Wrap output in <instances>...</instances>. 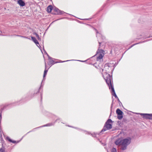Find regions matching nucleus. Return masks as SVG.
Listing matches in <instances>:
<instances>
[{
	"mask_svg": "<svg viewBox=\"0 0 152 152\" xmlns=\"http://www.w3.org/2000/svg\"><path fill=\"white\" fill-rule=\"evenodd\" d=\"M131 139L130 138L121 140L119 138L115 141V144L118 146H121V148L123 150H125L127 146L130 143Z\"/></svg>",
	"mask_w": 152,
	"mask_h": 152,
	"instance_id": "f257e3e1",
	"label": "nucleus"
},
{
	"mask_svg": "<svg viewBox=\"0 0 152 152\" xmlns=\"http://www.w3.org/2000/svg\"><path fill=\"white\" fill-rule=\"evenodd\" d=\"M106 75H107V76L106 77V78H105V81L108 86L109 89H111V93L112 94L116 99L118 98V97L115 93L113 86L111 82V77L109 75L107 74Z\"/></svg>",
	"mask_w": 152,
	"mask_h": 152,
	"instance_id": "f03ea898",
	"label": "nucleus"
},
{
	"mask_svg": "<svg viewBox=\"0 0 152 152\" xmlns=\"http://www.w3.org/2000/svg\"><path fill=\"white\" fill-rule=\"evenodd\" d=\"M113 69L112 66H110L109 64H106L105 65L104 69H102V71L103 72V76L104 79L105 80L106 77L107 76V74L109 75L111 77V80H112V77L110 76V75L107 73L109 72V71H112ZM112 80H111V82Z\"/></svg>",
	"mask_w": 152,
	"mask_h": 152,
	"instance_id": "7ed1b4c3",
	"label": "nucleus"
},
{
	"mask_svg": "<svg viewBox=\"0 0 152 152\" xmlns=\"http://www.w3.org/2000/svg\"><path fill=\"white\" fill-rule=\"evenodd\" d=\"M137 114H140L143 116L144 118L152 119V114L137 113Z\"/></svg>",
	"mask_w": 152,
	"mask_h": 152,
	"instance_id": "20e7f679",
	"label": "nucleus"
},
{
	"mask_svg": "<svg viewBox=\"0 0 152 152\" xmlns=\"http://www.w3.org/2000/svg\"><path fill=\"white\" fill-rule=\"evenodd\" d=\"M112 128V125L111 124L106 123L104 127L101 132H104L107 130L110 129Z\"/></svg>",
	"mask_w": 152,
	"mask_h": 152,
	"instance_id": "39448f33",
	"label": "nucleus"
},
{
	"mask_svg": "<svg viewBox=\"0 0 152 152\" xmlns=\"http://www.w3.org/2000/svg\"><path fill=\"white\" fill-rule=\"evenodd\" d=\"M17 3L20 6L23 7L25 5V3L23 0H18Z\"/></svg>",
	"mask_w": 152,
	"mask_h": 152,
	"instance_id": "423d86ee",
	"label": "nucleus"
},
{
	"mask_svg": "<svg viewBox=\"0 0 152 152\" xmlns=\"http://www.w3.org/2000/svg\"><path fill=\"white\" fill-rule=\"evenodd\" d=\"M53 10H54V11L56 12V14H62L63 13V11H60L57 8H54Z\"/></svg>",
	"mask_w": 152,
	"mask_h": 152,
	"instance_id": "0eeeda50",
	"label": "nucleus"
},
{
	"mask_svg": "<svg viewBox=\"0 0 152 152\" xmlns=\"http://www.w3.org/2000/svg\"><path fill=\"white\" fill-rule=\"evenodd\" d=\"M32 40L39 47L38 45H39L38 42L37 41L36 38L34 37H31Z\"/></svg>",
	"mask_w": 152,
	"mask_h": 152,
	"instance_id": "6e6552de",
	"label": "nucleus"
},
{
	"mask_svg": "<svg viewBox=\"0 0 152 152\" xmlns=\"http://www.w3.org/2000/svg\"><path fill=\"white\" fill-rule=\"evenodd\" d=\"M104 53H100L99 54V56L97 57V61H99V60L101 59L103 57V56H104Z\"/></svg>",
	"mask_w": 152,
	"mask_h": 152,
	"instance_id": "1a4fd4ad",
	"label": "nucleus"
},
{
	"mask_svg": "<svg viewBox=\"0 0 152 152\" xmlns=\"http://www.w3.org/2000/svg\"><path fill=\"white\" fill-rule=\"evenodd\" d=\"M48 56V58L49 60V63L53 64L54 63V61L52 59V58L50 57L49 56Z\"/></svg>",
	"mask_w": 152,
	"mask_h": 152,
	"instance_id": "9d476101",
	"label": "nucleus"
},
{
	"mask_svg": "<svg viewBox=\"0 0 152 152\" xmlns=\"http://www.w3.org/2000/svg\"><path fill=\"white\" fill-rule=\"evenodd\" d=\"M52 6H49L48 7L47 9V11L48 12H50L52 10Z\"/></svg>",
	"mask_w": 152,
	"mask_h": 152,
	"instance_id": "9b49d317",
	"label": "nucleus"
},
{
	"mask_svg": "<svg viewBox=\"0 0 152 152\" xmlns=\"http://www.w3.org/2000/svg\"><path fill=\"white\" fill-rule=\"evenodd\" d=\"M116 113L117 115H121L123 113V112L119 109H118L116 111Z\"/></svg>",
	"mask_w": 152,
	"mask_h": 152,
	"instance_id": "f8f14e48",
	"label": "nucleus"
},
{
	"mask_svg": "<svg viewBox=\"0 0 152 152\" xmlns=\"http://www.w3.org/2000/svg\"><path fill=\"white\" fill-rule=\"evenodd\" d=\"M6 139L10 142H12L13 143H15L16 142V141H13L12 140L8 137H6Z\"/></svg>",
	"mask_w": 152,
	"mask_h": 152,
	"instance_id": "ddd939ff",
	"label": "nucleus"
},
{
	"mask_svg": "<svg viewBox=\"0 0 152 152\" xmlns=\"http://www.w3.org/2000/svg\"><path fill=\"white\" fill-rule=\"evenodd\" d=\"M123 117L122 114L121 115H118V118L119 120L121 119Z\"/></svg>",
	"mask_w": 152,
	"mask_h": 152,
	"instance_id": "4468645a",
	"label": "nucleus"
},
{
	"mask_svg": "<svg viewBox=\"0 0 152 152\" xmlns=\"http://www.w3.org/2000/svg\"><path fill=\"white\" fill-rule=\"evenodd\" d=\"M0 152H5V149L4 147L2 146L0 147Z\"/></svg>",
	"mask_w": 152,
	"mask_h": 152,
	"instance_id": "2eb2a0df",
	"label": "nucleus"
},
{
	"mask_svg": "<svg viewBox=\"0 0 152 152\" xmlns=\"http://www.w3.org/2000/svg\"><path fill=\"white\" fill-rule=\"evenodd\" d=\"M47 72H48V70H46L45 69L44 71V75H43L44 78L45 77L46 75L47 74Z\"/></svg>",
	"mask_w": 152,
	"mask_h": 152,
	"instance_id": "dca6fc26",
	"label": "nucleus"
},
{
	"mask_svg": "<svg viewBox=\"0 0 152 152\" xmlns=\"http://www.w3.org/2000/svg\"><path fill=\"white\" fill-rule=\"evenodd\" d=\"M53 125V124L52 123L48 124H47L46 125H44L43 126H51L52 125Z\"/></svg>",
	"mask_w": 152,
	"mask_h": 152,
	"instance_id": "f3484780",
	"label": "nucleus"
},
{
	"mask_svg": "<svg viewBox=\"0 0 152 152\" xmlns=\"http://www.w3.org/2000/svg\"><path fill=\"white\" fill-rule=\"evenodd\" d=\"M111 152H117L115 148H113L111 149Z\"/></svg>",
	"mask_w": 152,
	"mask_h": 152,
	"instance_id": "a211bd4d",
	"label": "nucleus"
},
{
	"mask_svg": "<svg viewBox=\"0 0 152 152\" xmlns=\"http://www.w3.org/2000/svg\"><path fill=\"white\" fill-rule=\"evenodd\" d=\"M112 122V121L110 119H109L108 120L106 123L110 124V123H111Z\"/></svg>",
	"mask_w": 152,
	"mask_h": 152,
	"instance_id": "6ab92c4d",
	"label": "nucleus"
},
{
	"mask_svg": "<svg viewBox=\"0 0 152 152\" xmlns=\"http://www.w3.org/2000/svg\"><path fill=\"white\" fill-rule=\"evenodd\" d=\"M71 60H67V61H60L59 62H56L55 63H60V62H66V61H71Z\"/></svg>",
	"mask_w": 152,
	"mask_h": 152,
	"instance_id": "aec40b11",
	"label": "nucleus"
},
{
	"mask_svg": "<svg viewBox=\"0 0 152 152\" xmlns=\"http://www.w3.org/2000/svg\"><path fill=\"white\" fill-rule=\"evenodd\" d=\"M17 36H18V37H21L25 38H28L27 37L23 36H21V35H17Z\"/></svg>",
	"mask_w": 152,
	"mask_h": 152,
	"instance_id": "412c9836",
	"label": "nucleus"
},
{
	"mask_svg": "<svg viewBox=\"0 0 152 152\" xmlns=\"http://www.w3.org/2000/svg\"><path fill=\"white\" fill-rule=\"evenodd\" d=\"M35 35L36 36V37H37V38L38 39H39V35L37 34L36 33H35Z\"/></svg>",
	"mask_w": 152,
	"mask_h": 152,
	"instance_id": "4be33fe9",
	"label": "nucleus"
},
{
	"mask_svg": "<svg viewBox=\"0 0 152 152\" xmlns=\"http://www.w3.org/2000/svg\"><path fill=\"white\" fill-rule=\"evenodd\" d=\"M96 33L97 34L96 37H97V36H98L97 34L98 33V31L96 30Z\"/></svg>",
	"mask_w": 152,
	"mask_h": 152,
	"instance_id": "5701e85b",
	"label": "nucleus"
},
{
	"mask_svg": "<svg viewBox=\"0 0 152 152\" xmlns=\"http://www.w3.org/2000/svg\"><path fill=\"white\" fill-rule=\"evenodd\" d=\"M117 99H118V102H120V100H119V99H118V98H117Z\"/></svg>",
	"mask_w": 152,
	"mask_h": 152,
	"instance_id": "b1692460",
	"label": "nucleus"
},
{
	"mask_svg": "<svg viewBox=\"0 0 152 152\" xmlns=\"http://www.w3.org/2000/svg\"><path fill=\"white\" fill-rule=\"evenodd\" d=\"M45 67H46V62H45Z\"/></svg>",
	"mask_w": 152,
	"mask_h": 152,
	"instance_id": "393cba45",
	"label": "nucleus"
},
{
	"mask_svg": "<svg viewBox=\"0 0 152 152\" xmlns=\"http://www.w3.org/2000/svg\"><path fill=\"white\" fill-rule=\"evenodd\" d=\"M99 44H100V42H99Z\"/></svg>",
	"mask_w": 152,
	"mask_h": 152,
	"instance_id": "a878e982",
	"label": "nucleus"
},
{
	"mask_svg": "<svg viewBox=\"0 0 152 152\" xmlns=\"http://www.w3.org/2000/svg\"><path fill=\"white\" fill-rule=\"evenodd\" d=\"M1 118V116H0V118Z\"/></svg>",
	"mask_w": 152,
	"mask_h": 152,
	"instance_id": "bb28decb",
	"label": "nucleus"
}]
</instances>
